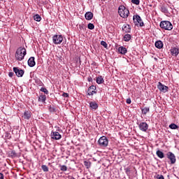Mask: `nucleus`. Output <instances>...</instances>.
<instances>
[{
  "label": "nucleus",
  "instance_id": "37998d69",
  "mask_svg": "<svg viewBox=\"0 0 179 179\" xmlns=\"http://www.w3.org/2000/svg\"><path fill=\"white\" fill-rule=\"evenodd\" d=\"M57 131H58L59 132H62V130L61 129H58Z\"/></svg>",
  "mask_w": 179,
  "mask_h": 179
},
{
  "label": "nucleus",
  "instance_id": "aec40b11",
  "mask_svg": "<svg viewBox=\"0 0 179 179\" xmlns=\"http://www.w3.org/2000/svg\"><path fill=\"white\" fill-rule=\"evenodd\" d=\"M96 80L98 85H101V83H104V78L101 76H98Z\"/></svg>",
  "mask_w": 179,
  "mask_h": 179
},
{
  "label": "nucleus",
  "instance_id": "2f4dec72",
  "mask_svg": "<svg viewBox=\"0 0 179 179\" xmlns=\"http://www.w3.org/2000/svg\"><path fill=\"white\" fill-rule=\"evenodd\" d=\"M41 92H43V93H45V94H48V90H46V88L41 87Z\"/></svg>",
  "mask_w": 179,
  "mask_h": 179
},
{
  "label": "nucleus",
  "instance_id": "423d86ee",
  "mask_svg": "<svg viewBox=\"0 0 179 179\" xmlns=\"http://www.w3.org/2000/svg\"><path fill=\"white\" fill-rule=\"evenodd\" d=\"M52 41L55 44H61L64 41V36L62 35H55L52 37Z\"/></svg>",
  "mask_w": 179,
  "mask_h": 179
},
{
  "label": "nucleus",
  "instance_id": "473e14b6",
  "mask_svg": "<svg viewBox=\"0 0 179 179\" xmlns=\"http://www.w3.org/2000/svg\"><path fill=\"white\" fill-rule=\"evenodd\" d=\"M131 2H132L134 5H139V3H141V1H139V0H131Z\"/></svg>",
  "mask_w": 179,
  "mask_h": 179
},
{
  "label": "nucleus",
  "instance_id": "dca6fc26",
  "mask_svg": "<svg viewBox=\"0 0 179 179\" xmlns=\"http://www.w3.org/2000/svg\"><path fill=\"white\" fill-rule=\"evenodd\" d=\"M86 20H92L93 19V13L92 12H87L85 15Z\"/></svg>",
  "mask_w": 179,
  "mask_h": 179
},
{
  "label": "nucleus",
  "instance_id": "cd10ccee",
  "mask_svg": "<svg viewBox=\"0 0 179 179\" xmlns=\"http://www.w3.org/2000/svg\"><path fill=\"white\" fill-rule=\"evenodd\" d=\"M169 128H171V129H178V126L174 123H172L169 125Z\"/></svg>",
  "mask_w": 179,
  "mask_h": 179
},
{
  "label": "nucleus",
  "instance_id": "4468645a",
  "mask_svg": "<svg viewBox=\"0 0 179 179\" xmlns=\"http://www.w3.org/2000/svg\"><path fill=\"white\" fill-rule=\"evenodd\" d=\"M171 55H173V57H177V55H178V54H179V48H171Z\"/></svg>",
  "mask_w": 179,
  "mask_h": 179
},
{
  "label": "nucleus",
  "instance_id": "79ce46f5",
  "mask_svg": "<svg viewBox=\"0 0 179 179\" xmlns=\"http://www.w3.org/2000/svg\"><path fill=\"white\" fill-rule=\"evenodd\" d=\"M0 179H4V176L2 173H0Z\"/></svg>",
  "mask_w": 179,
  "mask_h": 179
},
{
  "label": "nucleus",
  "instance_id": "c03bdc74",
  "mask_svg": "<svg viewBox=\"0 0 179 179\" xmlns=\"http://www.w3.org/2000/svg\"><path fill=\"white\" fill-rule=\"evenodd\" d=\"M90 80H92V78H88V81L90 82Z\"/></svg>",
  "mask_w": 179,
  "mask_h": 179
},
{
  "label": "nucleus",
  "instance_id": "de8ad7c7",
  "mask_svg": "<svg viewBox=\"0 0 179 179\" xmlns=\"http://www.w3.org/2000/svg\"><path fill=\"white\" fill-rule=\"evenodd\" d=\"M0 1H3V0H0Z\"/></svg>",
  "mask_w": 179,
  "mask_h": 179
},
{
  "label": "nucleus",
  "instance_id": "9d476101",
  "mask_svg": "<svg viewBox=\"0 0 179 179\" xmlns=\"http://www.w3.org/2000/svg\"><path fill=\"white\" fill-rule=\"evenodd\" d=\"M166 156L168 159L171 161V164H175L176 162H177V159H176V155L173 152H167Z\"/></svg>",
  "mask_w": 179,
  "mask_h": 179
},
{
  "label": "nucleus",
  "instance_id": "c756f323",
  "mask_svg": "<svg viewBox=\"0 0 179 179\" xmlns=\"http://www.w3.org/2000/svg\"><path fill=\"white\" fill-rule=\"evenodd\" d=\"M60 170L61 171H66V170H68V167H66L65 165H61Z\"/></svg>",
  "mask_w": 179,
  "mask_h": 179
},
{
  "label": "nucleus",
  "instance_id": "49530a36",
  "mask_svg": "<svg viewBox=\"0 0 179 179\" xmlns=\"http://www.w3.org/2000/svg\"><path fill=\"white\" fill-rule=\"evenodd\" d=\"M8 136V138H10V136Z\"/></svg>",
  "mask_w": 179,
  "mask_h": 179
},
{
  "label": "nucleus",
  "instance_id": "f704fd0d",
  "mask_svg": "<svg viewBox=\"0 0 179 179\" xmlns=\"http://www.w3.org/2000/svg\"><path fill=\"white\" fill-rule=\"evenodd\" d=\"M101 45H103L105 48H107L108 47L107 43H106L104 41H101Z\"/></svg>",
  "mask_w": 179,
  "mask_h": 179
},
{
  "label": "nucleus",
  "instance_id": "a18cd8bd",
  "mask_svg": "<svg viewBox=\"0 0 179 179\" xmlns=\"http://www.w3.org/2000/svg\"><path fill=\"white\" fill-rule=\"evenodd\" d=\"M8 136V138H10V136Z\"/></svg>",
  "mask_w": 179,
  "mask_h": 179
},
{
  "label": "nucleus",
  "instance_id": "ddd939ff",
  "mask_svg": "<svg viewBox=\"0 0 179 179\" xmlns=\"http://www.w3.org/2000/svg\"><path fill=\"white\" fill-rule=\"evenodd\" d=\"M28 65L29 66H30V68H33V66H35L36 61L34 60V57H31L28 59Z\"/></svg>",
  "mask_w": 179,
  "mask_h": 179
},
{
  "label": "nucleus",
  "instance_id": "1a4fd4ad",
  "mask_svg": "<svg viewBox=\"0 0 179 179\" xmlns=\"http://www.w3.org/2000/svg\"><path fill=\"white\" fill-rule=\"evenodd\" d=\"M138 128L140 131H142V132H146L149 128V124L145 122H143L138 124Z\"/></svg>",
  "mask_w": 179,
  "mask_h": 179
},
{
  "label": "nucleus",
  "instance_id": "6e6552de",
  "mask_svg": "<svg viewBox=\"0 0 179 179\" xmlns=\"http://www.w3.org/2000/svg\"><path fill=\"white\" fill-rule=\"evenodd\" d=\"M50 136L52 139H54L55 141H59V139L62 138V136L59 134V132L54 131H52Z\"/></svg>",
  "mask_w": 179,
  "mask_h": 179
},
{
  "label": "nucleus",
  "instance_id": "bb28decb",
  "mask_svg": "<svg viewBox=\"0 0 179 179\" xmlns=\"http://www.w3.org/2000/svg\"><path fill=\"white\" fill-rule=\"evenodd\" d=\"M161 12H162L163 13H168L169 10L167 9V7H166V6H162Z\"/></svg>",
  "mask_w": 179,
  "mask_h": 179
},
{
  "label": "nucleus",
  "instance_id": "7ed1b4c3",
  "mask_svg": "<svg viewBox=\"0 0 179 179\" xmlns=\"http://www.w3.org/2000/svg\"><path fill=\"white\" fill-rule=\"evenodd\" d=\"M161 29L164 30H173V24L170 21H162L159 24Z\"/></svg>",
  "mask_w": 179,
  "mask_h": 179
},
{
  "label": "nucleus",
  "instance_id": "20e7f679",
  "mask_svg": "<svg viewBox=\"0 0 179 179\" xmlns=\"http://www.w3.org/2000/svg\"><path fill=\"white\" fill-rule=\"evenodd\" d=\"M99 146L101 148H107L108 146V139L106 136H101L98 141Z\"/></svg>",
  "mask_w": 179,
  "mask_h": 179
},
{
  "label": "nucleus",
  "instance_id": "a878e982",
  "mask_svg": "<svg viewBox=\"0 0 179 179\" xmlns=\"http://www.w3.org/2000/svg\"><path fill=\"white\" fill-rule=\"evenodd\" d=\"M34 19L36 20V22H41V16H40L38 14L34 15Z\"/></svg>",
  "mask_w": 179,
  "mask_h": 179
},
{
  "label": "nucleus",
  "instance_id": "4be33fe9",
  "mask_svg": "<svg viewBox=\"0 0 179 179\" xmlns=\"http://www.w3.org/2000/svg\"><path fill=\"white\" fill-rule=\"evenodd\" d=\"M45 100H47V96L43 94L40 95L38 99V101H41V103H45Z\"/></svg>",
  "mask_w": 179,
  "mask_h": 179
},
{
  "label": "nucleus",
  "instance_id": "9b49d317",
  "mask_svg": "<svg viewBox=\"0 0 179 179\" xmlns=\"http://www.w3.org/2000/svg\"><path fill=\"white\" fill-rule=\"evenodd\" d=\"M157 89H159V92H162V93H166V92H169V87L163 85L160 82L158 83Z\"/></svg>",
  "mask_w": 179,
  "mask_h": 179
},
{
  "label": "nucleus",
  "instance_id": "b1692460",
  "mask_svg": "<svg viewBox=\"0 0 179 179\" xmlns=\"http://www.w3.org/2000/svg\"><path fill=\"white\" fill-rule=\"evenodd\" d=\"M142 113L144 114V115H146L150 111V108L149 107H145L144 108L141 109Z\"/></svg>",
  "mask_w": 179,
  "mask_h": 179
},
{
  "label": "nucleus",
  "instance_id": "393cba45",
  "mask_svg": "<svg viewBox=\"0 0 179 179\" xmlns=\"http://www.w3.org/2000/svg\"><path fill=\"white\" fill-rule=\"evenodd\" d=\"M157 156L159 157V159H163L164 158V153L160 150H157L156 152Z\"/></svg>",
  "mask_w": 179,
  "mask_h": 179
},
{
  "label": "nucleus",
  "instance_id": "f257e3e1",
  "mask_svg": "<svg viewBox=\"0 0 179 179\" xmlns=\"http://www.w3.org/2000/svg\"><path fill=\"white\" fill-rule=\"evenodd\" d=\"M27 54L26 48L23 47L19 48L15 52V59L17 61H23L24 56Z\"/></svg>",
  "mask_w": 179,
  "mask_h": 179
},
{
  "label": "nucleus",
  "instance_id": "39448f33",
  "mask_svg": "<svg viewBox=\"0 0 179 179\" xmlns=\"http://www.w3.org/2000/svg\"><path fill=\"white\" fill-rule=\"evenodd\" d=\"M133 20L136 26H140V27H143V26H145L142 18H141V16L139 15H134L133 17Z\"/></svg>",
  "mask_w": 179,
  "mask_h": 179
},
{
  "label": "nucleus",
  "instance_id": "5701e85b",
  "mask_svg": "<svg viewBox=\"0 0 179 179\" xmlns=\"http://www.w3.org/2000/svg\"><path fill=\"white\" fill-rule=\"evenodd\" d=\"M131 37L132 36H131V34H127L124 36L123 40H124V41L128 42L131 40Z\"/></svg>",
  "mask_w": 179,
  "mask_h": 179
},
{
  "label": "nucleus",
  "instance_id": "7c9ffc66",
  "mask_svg": "<svg viewBox=\"0 0 179 179\" xmlns=\"http://www.w3.org/2000/svg\"><path fill=\"white\" fill-rule=\"evenodd\" d=\"M87 28L90 30H93V29H94V24H92V23H89L87 25Z\"/></svg>",
  "mask_w": 179,
  "mask_h": 179
},
{
  "label": "nucleus",
  "instance_id": "f3484780",
  "mask_svg": "<svg viewBox=\"0 0 179 179\" xmlns=\"http://www.w3.org/2000/svg\"><path fill=\"white\" fill-rule=\"evenodd\" d=\"M155 45L156 48L162 50V48H163V42H162V41H157L155 42Z\"/></svg>",
  "mask_w": 179,
  "mask_h": 179
},
{
  "label": "nucleus",
  "instance_id": "0eeeda50",
  "mask_svg": "<svg viewBox=\"0 0 179 179\" xmlns=\"http://www.w3.org/2000/svg\"><path fill=\"white\" fill-rule=\"evenodd\" d=\"M13 72H15L16 76L17 78H22L23 77V75H24V71L22 70L17 67H13Z\"/></svg>",
  "mask_w": 179,
  "mask_h": 179
},
{
  "label": "nucleus",
  "instance_id": "2eb2a0df",
  "mask_svg": "<svg viewBox=\"0 0 179 179\" xmlns=\"http://www.w3.org/2000/svg\"><path fill=\"white\" fill-rule=\"evenodd\" d=\"M90 107L92 108V110H97V108H99V105L97 103L92 101L90 103Z\"/></svg>",
  "mask_w": 179,
  "mask_h": 179
},
{
  "label": "nucleus",
  "instance_id": "c85d7f7f",
  "mask_svg": "<svg viewBox=\"0 0 179 179\" xmlns=\"http://www.w3.org/2000/svg\"><path fill=\"white\" fill-rule=\"evenodd\" d=\"M41 169L45 173H47V171H48V166H47L46 165H42Z\"/></svg>",
  "mask_w": 179,
  "mask_h": 179
},
{
  "label": "nucleus",
  "instance_id": "72a5a7b5",
  "mask_svg": "<svg viewBox=\"0 0 179 179\" xmlns=\"http://www.w3.org/2000/svg\"><path fill=\"white\" fill-rule=\"evenodd\" d=\"M84 165L85 166V167H87V169H89V167H90V162H89L87 161H85Z\"/></svg>",
  "mask_w": 179,
  "mask_h": 179
},
{
  "label": "nucleus",
  "instance_id": "a19ab883",
  "mask_svg": "<svg viewBox=\"0 0 179 179\" xmlns=\"http://www.w3.org/2000/svg\"><path fill=\"white\" fill-rule=\"evenodd\" d=\"M11 156L16 157V152L15 151H12L11 152Z\"/></svg>",
  "mask_w": 179,
  "mask_h": 179
},
{
  "label": "nucleus",
  "instance_id": "c9c22d12",
  "mask_svg": "<svg viewBox=\"0 0 179 179\" xmlns=\"http://www.w3.org/2000/svg\"><path fill=\"white\" fill-rule=\"evenodd\" d=\"M157 179H164V176H163V175H157Z\"/></svg>",
  "mask_w": 179,
  "mask_h": 179
},
{
  "label": "nucleus",
  "instance_id": "a211bd4d",
  "mask_svg": "<svg viewBox=\"0 0 179 179\" xmlns=\"http://www.w3.org/2000/svg\"><path fill=\"white\" fill-rule=\"evenodd\" d=\"M122 30L124 33H131V27L129 24L124 25L122 27Z\"/></svg>",
  "mask_w": 179,
  "mask_h": 179
},
{
  "label": "nucleus",
  "instance_id": "412c9836",
  "mask_svg": "<svg viewBox=\"0 0 179 179\" xmlns=\"http://www.w3.org/2000/svg\"><path fill=\"white\" fill-rule=\"evenodd\" d=\"M30 117H31V113L30 111H25L24 113V118L25 120H30Z\"/></svg>",
  "mask_w": 179,
  "mask_h": 179
},
{
  "label": "nucleus",
  "instance_id": "f8f14e48",
  "mask_svg": "<svg viewBox=\"0 0 179 179\" xmlns=\"http://www.w3.org/2000/svg\"><path fill=\"white\" fill-rule=\"evenodd\" d=\"M88 96H93V94H96L97 92H96V86L91 85L87 90Z\"/></svg>",
  "mask_w": 179,
  "mask_h": 179
},
{
  "label": "nucleus",
  "instance_id": "6ab92c4d",
  "mask_svg": "<svg viewBox=\"0 0 179 179\" xmlns=\"http://www.w3.org/2000/svg\"><path fill=\"white\" fill-rule=\"evenodd\" d=\"M118 51L120 54H122V55H125L127 52V48H124V46L119 47Z\"/></svg>",
  "mask_w": 179,
  "mask_h": 179
},
{
  "label": "nucleus",
  "instance_id": "4c0bfd02",
  "mask_svg": "<svg viewBox=\"0 0 179 179\" xmlns=\"http://www.w3.org/2000/svg\"><path fill=\"white\" fill-rule=\"evenodd\" d=\"M125 171L127 174H129V173H131V170L129 169V168H126Z\"/></svg>",
  "mask_w": 179,
  "mask_h": 179
},
{
  "label": "nucleus",
  "instance_id": "f03ea898",
  "mask_svg": "<svg viewBox=\"0 0 179 179\" xmlns=\"http://www.w3.org/2000/svg\"><path fill=\"white\" fill-rule=\"evenodd\" d=\"M118 13L121 17H123V19H127V17L129 16V10H128V8L124 6H120L118 8Z\"/></svg>",
  "mask_w": 179,
  "mask_h": 179
},
{
  "label": "nucleus",
  "instance_id": "58836bf2",
  "mask_svg": "<svg viewBox=\"0 0 179 179\" xmlns=\"http://www.w3.org/2000/svg\"><path fill=\"white\" fill-rule=\"evenodd\" d=\"M13 75H15V73H14L13 72H9V73H8V76H9L10 78H13Z\"/></svg>",
  "mask_w": 179,
  "mask_h": 179
},
{
  "label": "nucleus",
  "instance_id": "ea45409f",
  "mask_svg": "<svg viewBox=\"0 0 179 179\" xmlns=\"http://www.w3.org/2000/svg\"><path fill=\"white\" fill-rule=\"evenodd\" d=\"M62 96H63V97H68L69 96V94L68 93L64 92Z\"/></svg>",
  "mask_w": 179,
  "mask_h": 179
},
{
  "label": "nucleus",
  "instance_id": "e433bc0d",
  "mask_svg": "<svg viewBox=\"0 0 179 179\" xmlns=\"http://www.w3.org/2000/svg\"><path fill=\"white\" fill-rule=\"evenodd\" d=\"M126 103L127 104H131V103H132V101L131 100V98L127 99V101H126Z\"/></svg>",
  "mask_w": 179,
  "mask_h": 179
}]
</instances>
